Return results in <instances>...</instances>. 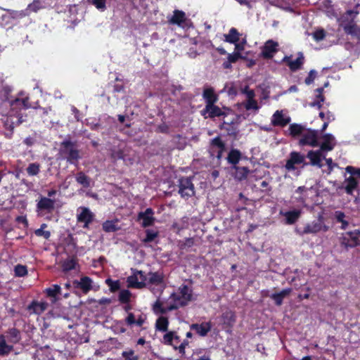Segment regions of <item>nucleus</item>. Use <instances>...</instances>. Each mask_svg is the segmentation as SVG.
<instances>
[{
  "label": "nucleus",
  "instance_id": "2f4dec72",
  "mask_svg": "<svg viewBox=\"0 0 360 360\" xmlns=\"http://www.w3.org/2000/svg\"><path fill=\"white\" fill-rule=\"evenodd\" d=\"M233 169L235 170V172L233 173V176H234L235 179H236L239 181L245 179L249 173V169L245 167L234 166Z\"/></svg>",
  "mask_w": 360,
  "mask_h": 360
},
{
  "label": "nucleus",
  "instance_id": "f3484780",
  "mask_svg": "<svg viewBox=\"0 0 360 360\" xmlns=\"http://www.w3.org/2000/svg\"><path fill=\"white\" fill-rule=\"evenodd\" d=\"M302 210L300 208L294 209L286 212H280V214L285 217V223L288 225L294 224L302 215Z\"/></svg>",
  "mask_w": 360,
  "mask_h": 360
},
{
  "label": "nucleus",
  "instance_id": "052dcab7",
  "mask_svg": "<svg viewBox=\"0 0 360 360\" xmlns=\"http://www.w3.org/2000/svg\"><path fill=\"white\" fill-rule=\"evenodd\" d=\"M335 219L338 222L345 220V214L342 211H336L334 214Z\"/></svg>",
  "mask_w": 360,
  "mask_h": 360
},
{
  "label": "nucleus",
  "instance_id": "8fccbe9b",
  "mask_svg": "<svg viewBox=\"0 0 360 360\" xmlns=\"http://www.w3.org/2000/svg\"><path fill=\"white\" fill-rule=\"evenodd\" d=\"M131 295L128 290H122L119 293V300L122 303H127L130 301Z\"/></svg>",
  "mask_w": 360,
  "mask_h": 360
},
{
  "label": "nucleus",
  "instance_id": "774afa93",
  "mask_svg": "<svg viewBox=\"0 0 360 360\" xmlns=\"http://www.w3.org/2000/svg\"><path fill=\"white\" fill-rule=\"evenodd\" d=\"M291 292V288H285L278 292L283 298L289 295Z\"/></svg>",
  "mask_w": 360,
  "mask_h": 360
},
{
  "label": "nucleus",
  "instance_id": "1a4fd4ad",
  "mask_svg": "<svg viewBox=\"0 0 360 360\" xmlns=\"http://www.w3.org/2000/svg\"><path fill=\"white\" fill-rule=\"evenodd\" d=\"M319 131L310 129H306L302 137L299 141L300 146H319Z\"/></svg>",
  "mask_w": 360,
  "mask_h": 360
},
{
  "label": "nucleus",
  "instance_id": "9b49d317",
  "mask_svg": "<svg viewBox=\"0 0 360 360\" xmlns=\"http://www.w3.org/2000/svg\"><path fill=\"white\" fill-rule=\"evenodd\" d=\"M309 189L304 186L298 187L293 193L292 202L299 207L307 206V199L308 198Z\"/></svg>",
  "mask_w": 360,
  "mask_h": 360
},
{
  "label": "nucleus",
  "instance_id": "f8f14e48",
  "mask_svg": "<svg viewBox=\"0 0 360 360\" xmlns=\"http://www.w3.org/2000/svg\"><path fill=\"white\" fill-rule=\"evenodd\" d=\"M224 150L225 144L221 139L219 136L214 138L209 149L210 156L220 160Z\"/></svg>",
  "mask_w": 360,
  "mask_h": 360
},
{
  "label": "nucleus",
  "instance_id": "6ab92c4d",
  "mask_svg": "<svg viewBox=\"0 0 360 360\" xmlns=\"http://www.w3.org/2000/svg\"><path fill=\"white\" fill-rule=\"evenodd\" d=\"M358 6L359 4L352 9H347L343 13L340 11L338 22H354L355 18L359 14Z\"/></svg>",
  "mask_w": 360,
  "mask_h": 360
},
{
  "label": "nucleus",
  "instance_id": "a878e982",
  "mask_svg": "<svg viewBox=\"0 0 360 360\" xmlns=\"http://www.w3.org/2000/svg\"><path fill=\"white\" fill-rule=\"evenodd\" d=\"M283 61L287 62L290 69L295 71L301 68L304 63V56L302 53H298V57L295 60H291L290 57L285 56Z\"/></svg>",
  "mask_w": 360,
  "mask_h": 360
},
{
  "label": "nucleus",
  "instance_id": "bf43d9fd",
  "mask_svg": "<svg viewBox=\"0 0 360 360\" xmlns=\"http://www.w3.org/2000/svg\"><path fill=\"white\" fill-rule=\"evenodd\" d=\"M240 57V53L238 52H235V53L229 54L228 60L231 63H236L239 59Z\"/></svg>",
  "mask_w": 360,
  "mask_h": 360
},
{
  "label": "nucleus",
  "instance_id": "c03bdc74",
  "mask_svg": "<svg viewBox=\"0 0 360 360\" xmlns=\"http://www.w3.org/2000/svg\"><path fill=\"white\" fill-rule=\"evenodd\" d=\"M158 236V231L153 229L146 230V238L143 240V243L153 241Z\"/></svg>",
  "mask_w": 360,
  "mask_h": 360
},
{
  "label": "nucleus",
  "instance_id": "ddd939ff",
  "mask_svg": "<svg viewBox=\"0 0 360 360\" xmlns=\"http://www.w3.org/2000/svg\"><path fill=\"white\" fill-rule=\"evenodd\" d=\"M154 211L152 208H147L145 211L139 212L137 220L140 222L141 226L146 228L154 224L155 218Z\"/></svg>",
  "mask_w": 360,
  "mask_h": 360
},
{
  "label": "nucleus",
  "instance_id": "79ce46f5",
  "mask_svg": "<svg viewBox=\"0 0 360 360\" xmlns=\"http://www.w3.org/2000/svg\"><path fill=\"white\" fill-rule=\"evenodd\" d=\"M77 262L73 258H68L65 259L62 264L63 271L66 272L75 269Z\"/></svg>",
  "mask_w": 360,
  "mask_h": 360
},
{
  "label": "nucleus",
  "instance_id": "6e6552de",
  "mask_svg": "<svg viewBox=\"0 0 360 360\" xmlns=\"http://www.w3.org/2000/svg\"><path fill=\"white\" fill-rule=\"evenodd\" d=\"M132 274L127 278L128 286L141 289L146 287V275L142 271L133 270Z\"/></svg>",
  "mask_w": 360,
  "mask_h": 360
},
{
  "label": "nucleus",
  "instance_id": "2eb2a0df",
  "mask_svg": "<svg viewBox=\"0 0 360 360\" xmlns=\"http://www.w3.org/2000/svg\"><path fill=\"white\" fill-rule=\"evenodd\" d=\"M291 118L284 110H276L272 115L271 123L274 127H283L289 124Z\"/></svg>",
  "mask_w": 360,
  "mask_h": 360
},
{
  "label": "nucleus",
  "instance_id": "72a5a7b5",
  "mask_svg": "<svg viewBox=\"0 0 360 360\" xmlns=\"http://www.w3.org/2000/svg\"><path fill=\"white\" fill-rule=\"evenodd\" d=\"M241 158V153L237 149H231L229 153L227 160L229 163L236 166L240 161Z\"/></svg>",
  "mask_w": 360,
  "mask_h": 360
},
{
  "label": "nucleus",
  "instance_id": "37998d69",
  "mask_svg": "<svg viewBox=\"0 0 360 360\" xmlns=\"http://www.w3.org/2000/svg\"><path fill=\"white\" fill-rule=\"evenodd\" d=\"M32 307L36 314H41L47 309L48 303L46 302H33Z\"/></svg>",
  "mask_w": 360,
  "mask_h": 360
},
{
  "label": "nucleus",
  "instance_id": "b1692460",
  "mask_svg": "<svg viewBox=\"0 0 360 360\" xmlns=\"http://www.w3.org/2000/svg\"><path fill=\"white\" fill-rule=\"evenodd\" d=\"M236 322L235 314L231 311H226L221 316V323L224 326V328H231Z\"/></svg>",
  "mask_w": 360,
  "mask_h": 360
},
{
  "label": "nucleus",
  "instance_id": "5fc2aeb1",
  "mask_svg": "<svg viewBox=\"0 0 360 360\" xmlns=\"http://www.w3.org/2000/svg\"><path fill=\"white\" fill-rule=\"evenodd\" d=\"M106 283L110 287V290L112 292L117 290L120 287V282L118 281H112L111 279H107Z\"/></svg>",
  "mask_w": 360,
  "mask_h": 360
},
{
  "label": "nucleus",
  "instance_id": "4468645a",
  "mask_svg": "<svg viewBox=\"0 0 360 360\" xmlns=\"http://www.w3.org/2000/svg\"><path fill=\"white\" fill-rule=\"evenodd\" d=\"M94 214L88 208L85 207H80L77 211V219L79 223H83L84 228H88L90 223L94 219Z\"/></svg>",
  "mask_w": 360,
  "mask_h": 360
},
{
  "label": "nucleus",
  "instance_id": "4d7b16f0",
  "mask_svg": "<svg viewBox=\"0 0 360 360\" xmlns=\"http://www.w3.org/2000/svg\"><path fill=\"white\" fill-rule=\"evenodd\" d=\"M34 234L38 237H43L45 239H49L51 236V232L49 231L36 229Z\"/></svg>",
  "mask_w": 360,
  "mask_h": 360
},
{
  "label": "nucleus",
  "instance_id": "864d4df0",
  "mask_svg": "<svg viewBox=\"0 0 360 360\" xmlns=\"http://www.w3.org/2000/svg\"><path fill=\"white\" fill-rule=\"evenodd\" d=\"M345 170L348 174H351L352 176H353L356 178V177L360 178V169L359 168H356L352 166H347L345 168Z\"/></svg>",
  "mask_w": 360,
  "mask_h": 360
},
{
  "label": "nucleus",
  "instance_id": "a211bd4d",
  "mask_svg": "<svg viewBox=\"0 0 360 360\" xmlns=\"http://www.w3.org/2000/svg\"><path fill=\"white\" fill-rule=\"evenodd\" d=\"M278 44L273 40H268L264 44L262 49V56L264 58H273L275 53L278 51Z\"/></svg>",
  "mask_w": 360,
  "mask_h": 360
},
{
  "label": "nucleus",
  "instance_id": "338daca9",
  "mask_svg": "<svg viewBox=\"0 0 360 360\" xmlns=\"http://www.w3.org/2000/svg\"><path fill=\"white\" fill-rule=\"evenodd\" d=\"M246 42L245 39L244 38L242 39L241 41H238L235 44L236 49L238 51H241L243 49V44Z\"/></svg>",
  "mask_w": 360,
  "mask_h": 360
},
{
  "label": "nucleus",
  "instance_id": "c9c22d12",
  "mask_svg": "<svg viewBox=\"0 0 360 360\" xmlns=\"http://www.w3.org/2000/svg\"><path fill=\"white\" fill-rule=\"evenodd\" d=\"M169 326V321L167 318L161 316H160L155 323L156 329L159 331L166 332Z\"/></svg>",
  "mask_w": 360,
  "mask_h": 360
},
{
  "label": "nucleus",
  "instance_id": "de8ad7c7",
  "mask_svg": "<svg viewBox=\"0 0 360 360\" xmlns=\"http://www.w3.org/2000/svg\"><path fill=\"white\" fill-rule=\"evenodd\" d=\"M325 12L327 16H328L330 19H336L337 21L338 20L339 16L340 15V11L338 9H335L334 6L326 10Z\"/></svg>",
  "mask_w": 360,
  "mask_h": 360
},
{
  "label": "nucleus",
  "instance_id": "0eeeda50",
  "mask_svg": "<svg viewBox=\"0 0 360 360\" xmlns=\"http://www.w3.org/2000/svg\"><path fill=\"white\" fill-rule=\"evenodd\" d=\"M179 193L184 198H188L195 194V188L191 178L184 177L179 180Z\"/></svg>",
  "mask_w": 360,
  "mask_h": 360
},
{
  "label": "nucleus",
  "instance_id": "a19ab883",
  "mask_svg": "<svg viewBox=\"0 0 360 360\" xmlns=\"http://www.w3.org/2000/svg\"><path fill=\"white\" fill-rule=\"evenodd\" d=\"M308 35H311L313 39L316 41H320L323 40L326 35V32L323 28H317L315 31H314L312 33L307 32Z\"/></svg>",
  "mask_w": 360,
  "mask_h": 360
},
{
  "label": "nucleus",
  "instance_id": "cd10ccee",
  "mask_svg": "<svg viewBox=\"0 0 360 360\" xmlns=\"http://www.w3.org/2000/svg\"><path fill=\"white\" fill-rule=\"evenodd\" d=\"M191 328L195 330L199 335L204 337L210 331L212 325L210 322H203L200 324H192Z\"/></svg>",
  "mask_w": 360,
  "mask_h": 360
},
{
  "label": "nucleus",
  "instance_id": "58836bf2",
  "mask_svg": "<svg viewBox=\"0 0 360 360\" xmlns=\"http://www.w3.org/2000/svg\"><path fill=\"white\" fill-rule=\"evenodd\" d=\"M168 22H186V14L184 11L175 10L174 15Z\"/></svg>",
  "mask_w": 360,
  "mask_h": 360
},
{
  "label": "nucleus",
  "instance_id": "7ed1b4c3",
  "mask_svg": "<svg viewBox=\"0 0 360 360\" xmlns=\"http://www.w3.org/2000/svg\"><path fill=\"white\" fill-rule=\"evenodd\" d=\"M163 274L160 272H149L146 275V287H148L154 295H160L165 289Z\"/></svg>",
  "mask_w": 360,
  "mask_h": 360
},
{
  "label": "nucleus",
  "instance_id": "0e129e2a",
  "mask_svg": "<svg viewBox=\"0 0 360 360\" xmlns=\"http://www.w3.org/2000/svg\"><path fill=\"white\" fill-rule=\"evenodd\" d=\"M16 221L19 224H22L25 227L28 226V221L25 216H18L16 218Z\"/></svg>",
  "mask_w": 360,
  "mask_h": 360
},
{
  "label": "nucleus",
  "instance_id": "393cba45",
  "mask_svg": "<svg viewBox=\"0 0 360 360\" xmlns=\"http://www.w3.org/2000/svg\"><path fill=\"white\" fill-rule=\"evenodd\" d=\"M55 200L46 197H41L37 202V207L39 210L51 212L54 209Z\"/></svg>",
  "mask_w": 360,
  "mask_h": 360
},
{
  "label": "nucleus",
  "instance_id": "412c9836",
  "mask_svg": "<svg viewBox=\"0 0 360 360\" xmlns=\"http://www.w3.org/2000/svg\"><path fill=\"white\" fill-rule=\"evenodd\" d=\"M223 114L224 112L218 106L215 105L214 103L206 105L205 108L202 110V115L205 118L219 117Z\"/></svg>",
  "mask_w": 360,
  "mask_h": 360
},
{
  "label": "nucleus",
  "instance_id": "13d9d810",
  "mask_svg": "<svg viewBox=\"0 0 360 360\" xmlns=\"http://www.w3.org/2000/svg\"><path fill=\"white\" fill-rule=\"evenodd\" d=\"M316 76V72L314 70H310L308 76L305 79V83L307 85L311 84L314 81Z\"/></svg>",
  "mask_w": 360,
  "mask_h": 360
},
{
  "label": "nucleus",
  "instance_id": "49530a36",
  "mask_svg": "<svg viewBox=\"0 0 360 360\" xmlns=\"http://www.w3.org/2000/svg\"><path fill=\"white\" fill-rule=\"evenodd\" d=\"M103 229L106 232H114L118 229V227L115 221H106L103 224Z\"/></svg>",
  "mask_w": 360,
  "mask_h": 360
},
{
  "label": "nucleus",
  "instance_id": "4c0bfd02",
  "mask_svg": "<svg viewBox=\"0 0 360 360\" xmlns=\"http://www.w3.org/2000/svg\"><path fill=\"white\" fill-rule=\"evenodd\" d=\"M225 40L231 44L238 42L240 41V34L235 28H231L229 32L225 35Z\"/></svg>",
  "mask_w": 360,
  "mask_h": 360
},
{
  "label": "nucleus",
  "instance_id": "6e6d98bb",
  "mask_svg": "<svg viewBox=\"0 0 360 360\" xmlns=\"http://www.w3.org/2000/svg\"><path fill=\"white\" fill-rule=\"evenodd\" d=\"M91 4L96 6V8L103 11L106 8V0H91Z\"/></svg>",
  "mask_w": 360,
  "mask_h": 360
},
{
  "label": "nucleus",
  "instance_id": "f03ea898",
  "mask_svg": "<svg viewBox=\"0 0 360 360\" xmlns=\"http://www.w3.org/2000/svg\"><path fill=\"white\" fill-rule=\"evenodd\" d=\"M323 141L321 147L316 150H310L307 153V158L310 160L311 165L322 167L321 160L326 158V152L332 150L336 145L335 136L331 134H326L322 137Z\"/></svg>",
  "mask_w": 360,
  "mask_h": 360
},
{
  "label": "nucleus",
  "instance_id": "423d86ee",
  "mask_svg": "<svg viewBox=\"0 0 360 360\" xmlns=\"http://www.w3.org/2000/svg\"><path fill=\"white\" fill-rule=\"evenodd\" d=\"M162 342L165 345L172 346L175 349H179L181 354H184L185 347L188 345V342L184 340L181 342L179 337L176 332L169 331L163 336Z\"/></svg>",
  "mask_w": 360,
  "mask_h": 360
},
{
  "label": "nucleus",
  "instance_id": "dca6fc26",
  "mask_svg": "<svg viewBox=\"0 0 360 360\" xmlns=\"http://www.w3.org/2000/svg\"><path fill=\"white\" fill-rule=\"evenodd\" d=\"M305 162L304 155L298 152H291L289 155V158L286 162L285 168L288 171H292L296 169V165L304 164Z\"/></svg>",
  "mask_w": 360,
  "mask_h": 360
},
{
  "label": "nucleus",
  "instance_id": "f257e3e1",
  "mask_svg": "<svg viewBox=\"0 0 360 360\" xmlns=\"http://www.w3.org/2000/svg\"><path fill=\"white\" fill-rule=\"evenodd\" d=\"M192 299V290L187 285L180 286L175 292L170 294L168 298L158 297L153 305L155 314H165L186 305Z\"/></svg>",
  "mask_w": 360,
  "mask_h": 360
},
{
  "label": "nucleus",
  "instance_id": "69168bd1",
  "mask_svg": "<svg viewBox=\"0 0 360 360\" xmlns=\"http://www.w3.org/2000/svg\"><path fill=\"white\" fill-rule=\"evenodd\" d=\"M321 5L323 8L325 9V11L329 8L330 7L333 6L331 0H321Z\"/></svg>",
  "mask_w": 360,
  "mask_h": 360
},
{
  "label": "nucleus",
  "instance_id": "c85d7f7f",
  "mask_svg": "<svg viewBox=\"0 0 360 360\" xmlns=\"http://www.w3.org/2000/svg\"><path fill=\"white\" fill-rule=\"evenodd\" d=\"M328 84H329V82H326L324 84L323 87L318 88L317 89H316V91H315L316 100L309 104L310 106L317 107L318 108H320L321 107V103H323L325 100L324 96H323V88L327 87L328 86Z\"/></svg>",
  "mask_w": 360,
  "mask_h": 360
},
{
  "label": "nucleus",
  "instance_id": "39448f33",
  "mask_svg": "<svg viewBox=\"0 0 360 360\" xmlns=\"http://www.w3.org/2000/svg\"><path fill=\"white\" fill-rule=\"evenodd\" d=\"M328 227L324 224L323 217L319 216L316 220L311 221L305 224L302 230L296 229L295 231L300 236L305 234H315L321 231H326Z\"/></svg>",
  "mask_w": 360,
  "mask_h": 360
},
{
  "label": "nucleus",
  "instance_id": "f704fd0d",
  "mask_svg": "<svg viewBox=\"0 0 360 360\" xmlns=\"http://www.w3.org/2000/svg\"><path fill=\"white\" fill-rule=\"evenodd\" d=\"M75 179L77 182L82 185L83 187L89 188L91 186V179L84 172H80L77 173Z\"/></svg>",
  "mask_w": 360,
  "mask_h": 360
},
{
  "label": "nucleus",
  "instance_id": "9d476101",
  "mask_svg": "<svg viewBox=\"0 0 360 360\" xmlns=\"http://www.w3.org/2000/svg\"><path fill=\"white\" fill-rule=\"evenodd\" d=\"M342 245L347 248H354L360 244V231L347 232L341 238Z\"/></svg>",
  "mask_w": 360,
  "mask_h": 360
},
{
  "label": "nucleus",
  "instance_id": "473e14b6",
  "mask_svg": "<svg viewBox=\"0 0 360 360\" xmlns=\"http://www.w3.org/2000/svg\"><path fill=\"white\" fill-rule=\"evenodd\" d=\"M13 349L12 345L6 344L4 335H0V356L8 355Z\"/></svg>",
  "mask_w": 360,
  "mask_h": 360
},
{
  "label": "nucleus",
  "instance_id": "c756f323",
  "mask_svg": "<svg viewBox=\"0 0 360 360\" xmlns=\"http://www.w3.org/2000/svg\"><path fill=\"white\" fill-rule=\"evenodd\" d=\"M202 96L205 100L206 105L215 103L218 100L217 95L214 93V90L212 87L204 89Z\"/></svg>",
  "mask_w": 360,
  "mask_h": 360
},
{
  "label": "nucleus",
  "instance_id": "09e8293b",
  "mask_svg": "<svg viewBox=\"0 0 360 360\" xmlns=\"http://www.w3.org/2000/svg\"><path fill=\"white\" fill-rule=\"evenodd\" d=\"M15 276L22 277L27 274V269L26 266L18 264L14 268Z\"/></svg>",
  "mask_w": 360,
  "mask_h": 360
},
{
  "label": "nucleus",
  "instance_id": "aec40b11",
  "mask_svg": "<svg viewBox=\"0 0 360 360\" xmlns=\"http://www.w3.org/2000/svg\"><path fill=\"white\" fill-rule=\"evenodd\" d=\"M359 183V180L350 174L349 176L345 177L342 187L345 189L347 194L352 195L354 191L357 189Z\"/></svg>",
  "mask_w": 360,
  "mask_h": 360
},
{
  "label": "nucleus",
  "instance_id": "e2e57ef3",
  "mask_svg": "<svg viewBox=\"0 0 360 360\" xmlns=\"http://www.w3.org/2000/svg\"><path fill=\"white\" fill-rule=\"evenodd\" d=\"M135 321H136V316L132 313L129 314L127 317L126 318V321L128 325L135 324Z\"/></svg>",
  "mask_w": 360,
  "mask_h": 360
},
{
  "label": "nucleus",
  "instance_id": "4be33fe9",
  "mask_svg": "<svg viewBox=\"0 0 360 360\" xmlns=\"http://www.w3.org/2000/svg\"><path fill=\"white\" fill-rule=\"evenodd\" d=\"M76 288H79L83 292L87 293L93 289V281L88 276H83L79 281H74Z\"/></svg>",
  "mask_w": 360,
  "mask_h": 360
},
{
  "label": "nucleus",
  "instance_id": "a18cd8bd",
  "mask_svg": "<svg viewBox=\"0 0 360 360\" xmlns=\"http://www.w3.org/2000/svg\"><path fill=\"white\" fill-rule=\"evenodd\" d=\"M244 107L247 110H258L259 109V105H258L257 101L254 99L247 100L244 103Z\"/></svg>",
  "mask_w": 360,
  "mask_h": 360
},
{
  "label": "nucleus",
  "instance_id": "680f3d73",
  "mask_svg": "<svg viewBox=\"0 0 360 360\" xmlns=\"http://www.w3.org/2000/svg\"><path fill=\"white\" fill-rule=\"evenodd\" d=\"M271 298L275 301L277 305H281L283 302V298L278 294L274 293L271 295Z\"/></svg>",
  "mask_w": 360,
  "mask_h": 360
},
{
  "label": "nucleus",
  "instance_id": "bb28decb",
  "mask_svg": "<svg viewBox=\"0 0 360 360\" xmlns=\"http://www.w3.org/2000/svg\"><path fill=\"white\" fill-rule=\"evenodd\" d=\"M44 292L50 298L51 303L54 304L58 300V296L61 293V287L58 284H54L46 288Z\"/></svg>",
  "mask_w": 360,
  "mask_h": 360
},
{
  "label": "nucleus",
  "instance_id": "e433bc0d",
  "mask_svg": "<svg viewBox=\"0 0 360 360\" xmlns=\"http://www.w3.org/2000/svg\"><path fill=\"white\" fill-rule=\"evenodd\" d=\"M4 103L6 105L8 103L10 105H19L24 108H30V104L28 103V98H15L14 101H7V99L4 101Z\"/></svg>",
  "mask_w": 360,
  "mask_h": 360
},
{
  "label": "nucleus",
  "instance_id": "603ef678",
  "mask_svg": "<svg viewBox=\"0 0 360 360\" xmlns=\"http://www.w3.org/2000/svg\"><path fill=\"white\" fill-rule=\"evenodd\" d=\"M122 356L125 360H138V356L135 355L133 350L124 351L122 352Z\"/></svg>",
  "mask_w": 360,
  "mask_h": 360
},
{
  "label": "nucleus",
  "instance_id": "3c124183",
  "mask_svg": "<svg viewBox=\"0 0 360 360\" xmlns=\"http://www.w3.org/2000/svg\"><path fill=\"white\" fill-rule=\"evenodd\" d=\"M8 334L11 337V342L13 343H17L20 341V332L16 328H11L8 330Z\"/></svg>",
  "mask_w": 360,
  "mask_h": 360
},
{
  "label": "nucleus",
  "instance_id": "7c9ffc66",
  "mask_svg": "<svg viewBox=\"0 0 360 360\" xmlns=\"http://www.w3.org/2000/svg\"><path fill=\"white\" fill-rule=\"evenodd\" d=\"M306 128L304 125L299 124H291L289 126L288 131L289 134L292 136H303V134L306 131Z\"/></svg>",
  "mask_w": 360,
  "mask_h": 360
},
{
  "label": "nucleus",
  "instance_id": "20e7f679",
  "mask_svg": "<svg viewBox=\"0 0 360 360\" xmlns=\"http://www.w3.org/2000/svg\"><path fill=\"white\" fill-rule=\"evenodd\" d=\"M60 151L70 164L76 165L81 158L79 150L76 148L75 143L70 140H65L62 142Z\"/></svg>",
  "mask_w": 360,
  "mask_h": 360
},
{
  "label": "nucleus",
  "instance_id": "5701e85b",
  "mask_svg": "<svg viewBox=\"0 0 360 360\" xmlns=\"http://www.w3.org/2000/svg\"><path fill=\"white\" fill-rule=\"evenodd\" d=\"M345 32L360 42V24H340Z\"/></svg>",
  "mask_w": 360,
  "mask_h": 360
},
{
  "label": "nucleus",
  "instance_id": "ea45409f",
  "mask_svg": "<svg viewBox=\"0 0 360 360\" xmlns=\"http://www.w3.org/2000/svg\"><path fill=\"white\" fill-rule=\"evenodd\" d=\"M40 165L37 162L30 163L26 168L27 174L30 176H37L40 172Z\"/></svg>",
  "mask_w": 360,
  "mask_h": 360
}]
</instances>
